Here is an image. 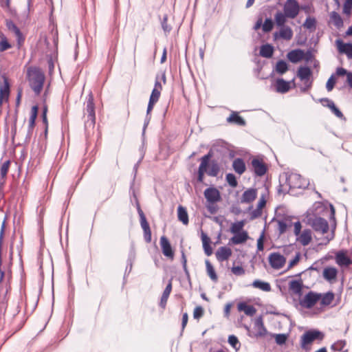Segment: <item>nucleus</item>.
<instances>
[{"instance_id":"obj_1","label":"nucleus","mask_w":352,"mask_h":352,"mask_svg":"<svg viewBox=\"0 0 352 352\" xmlns=\"http://www.w3.org/2000/svg\"><path fill=\"white\" fill-rule=\"evenodd\" d=\"M26 76L30 88H43L45 76L41 69L30 67L27 69Z\"/></svg>"},{"instance_id":"obj_2","label":"nucleus","mask_w":352,"mask_h":352,"mask_svg":"<svg viewBox=\"0 0 352 352\" xmlns=\"http://www.w3.org/2000/svg\"><path fill=\"white\" fill-rule=\"evenodd\" d=\"M288 186V190L292 188H305L307 186V181L302 178L301 175L297 173H289L285 175V184H283Z\"/></svg>"},{"instance_id":"obj_3","label":"nucleus","mask_w":352,"mask_h":352,"mask_svg":"<svg viewBox=\"0 0 352 352\" xmlns=\"http://www.w3.org/2000/svg\"><path fill=\"white\" fill-rule=\"evenodd\" d=\"M245 329L248 331V336L252 338H263L267 334V330L265 328L262 316L256 318L254 323V332H250V328L245 326Z\"/></svg>"},{"instance_id":"obj_4","label":"nucleus","mask_w":352,"mask_h":352,"mask_svg":"<svg viewBox=\"0 0 352 352\" xmlns=\"http://www.w3.org/2000/svg\"><path fill=\"white\" fill-rule=\"evenodd\" d=\"M308 224L317 232L327 233L329 230L327 221L322 217H314L308 219Z\"/></svg>"},{"instance_id":"obj_5","label":"nucleus","mask_w":352,"mask_h":352,"mask_svg":"<svg viewBox=\"0 0 352 352\" xmlns=\"http://www.w3.org/2000/svg\"><path fill=\"white\" fill-rule=\"evenodd\" d=\"M323 338L322 333L317 330L314 331H306L302 336H301V347L308 351L309 349L307 348V345L312 343L315 340L319 339L322 340Z\"/></svg>"},{"instance_id":"obj_6","label":"nucleus","mask_w":352,"mask_h":352,"mask_svg":"<svg viewBox=\"0 0 352 352\" xmlns=\"http://www.w3.org/2000/svg\"><path fill=\"white\" fill-rule=\"evenodd\" d=\"M321 298V294L312 291L309 292L302 299L300 300V305L305 309L312 308Z\"/></svg>"},{"instance_id":"obj_7","label":"nucleus","mask_w":352,"mask_h":352,"mask_svg":"<svg viewBox=\"0 0 352 352\" xmlns=\"http://www.w3.org/2000/svg\"><path fill=\"white\" fill-rule=\"evenodd\" d=\"M300 10V7L296 0H287L283 6L284 13L287 18H296Z\"/></svg>"},{"instance_id":"obj_8","label":"nucleus","mask_w":352,"mask_h":352,"mask_svg":"<svg viewBox=\"0 0 352 352\" xmlns=\"http://www.w3.org/2000/svg\"><path fill=\"white\" fill-rule=\"evenodd\" d=\"M286 258L279 253H272L269 256V263L272 268L279 270L285 264Z\"/></svg>"},{"instance_id":"obj_9","label":"nucleus","mask_w":352,"mask_h":352,"mask_svg":"<svg viewBox=\"0 0 352 352\" xmlns=\"http://www.w3.org/2000/svg\"><path fill=\"white\" fill-rule=\"evenodd\" d=\"M251 164L252 170L256 176L262 177L266 173L267 168L263 160L254 158L252 160Z\"/></svg>"},{"instance_id":"obj_10","label":"nucleus","mask_w":352,"mask_h":352,"mask_svg":"<svg viewBox=\"0 0 352 352\" xmlns=\"http://www.w3.org/2000/svg\"><path fill=\"white\" fill-rule=\"evenodd\" d=\"M204 197L209 204H214L221 199L219 191L214 187L206 188L204 191Z\"/></svg>"},{"instance_id":"obj_11","label":"nucleus","mask_w":352,"mask_h":352,"mask_svg":"<svg viewBox=\"0 0 352 352\" xmlns=\"http://www.w3.org/2000/svg\"><path fill=\"white\" fill-rule=\"evenodd\" d=\"M86 102H87L86 110L88 113V117L91 120V122L94 124L95 119H96V115H95V107H94V96H93L91 91H89V93L88 94Z\"/></svg>"},{"instance_id":"obj_12","label":"nucleus","mask_w":352,"mask_h":352,"mask_svg":"<svg viewBox=\"0 0 352 352\" xmlns=\"http://www.w3.org/2000/svg\"><path fill=\"white\" fill-rule=\"evenodd\" d=\"M293 36V31L292 28L289 26H283L280 27V30L279 32H275L274 33V37L275 39L278 38H281L283 39L289 41Z\"/></svg>"},{"instance_id":"obj_13","label":"nucleus","mask_w":352,"mask_h":352,"mask_svg":"<svg viewBox=\"0 0 352 352\" xmlns=\"http://www.w3.org/2000/svg\"><path fill=\"white\" fill-rule=\"evenodd\" d=\"M336 45L340 53L345 54L348 58H352V43H344L342 41L338 39L336 41Z\"/></svg>"},{"instance_id":"obj_14","label":"nucleus","mask_w":352,"mask_h":352,"mask_svg":"<svg viewBox=\"0 0 352 352\" xmlns=\"http://www.w3.org/2000/svg\"><path fill=\"white\" fill-rule=\"evenodd\" d=\"M160 245L164 256L170 258H173L174 254L171 245L165 236H162L160 238Z\"/></svg>"},{"instance_id":"obj_15","label":"nucleus","mask_w":352,"mask_h":352,"mask_svg":"<svg viewBox=\"0 0 352 352\" xmlns=\"http://www.w3.org/2000/svg\"><path fill=\"white\" fill-rule=\"evenodd\" d=\"M257 196V190L255 188H249L244 191L241 198V203L249 204L252 202Z\"/></svg>"},{"instance_id":"obj_16","label":"nucleus","mask_w":352,"mask_h":352,"mask_svg":"<svg viewBox=\"0 0 352 352\" xmlns=\"http://www.w3.org/2000/svg\"><path fill=\"white\" fill-rule=\"evenodd\" d=\"M304 51L300 49H296L289 52L287 56L289 60L293 63H296L302 60Z\"/></svg>"},{"instance_id":"obj_17","label":"nucleus","mask_w":352,"mask_h":352,"mask_svg":"<svg viewBox=\"0 0 352 352\" xmlns=\"http://www.w3.org/2000/svg\"><path fill=\"white\" fill-rule=\"evenodd\" d=\"M232 255V250L227 247H221L216 252V257L219 261L228 260Z\"/></svg>"},{"instance_id":"obj_18","label":"nucleus","mask_w":352,"mask_h":352,"mask_svg":"<svg viewBox=\"0 0 352 352\" xmlns=\"http://www.w3.org/2000/svg\"><path fill=\"white\" fill-rule=\"evenodd\" d=\"M336 260L340 266H349L352 263V259L349 258L342 251L338 252L336 254Z\"/></svg>"},{"instance_id":"obj_19","label":"nucleus","mask_w":352,"mask_h":352,"mask_svg":"<svg viewBox=\"0 0 352 352\" xmlns=\"http://www.w3.org/2000/svg\"><path fill=\"white\" fill-rule=\"evenodd\" d=\"M234 235L230 239V242L232 244L238 245L245 243L249 238L248 234L246 231L243 230Z\"/></svg>"},{"instance_id":"obj_20","label":"nucleus","mask_w":352,"mask_h":352,"mask_svg":"<svg viewBox=\"0 0 352 352\" xmlns=\"http://www.w3.org/2000/svg\"><path fill=\"white\" fill-rule=\"evenodd\" d=\"M298 241L304 246L309 245L311 241V231L309 229H305L298 236Z\"/></svg>"},{"instance_id":"obj_21","label":"nucleus","mask_w":352,"mask_h":352,"mask_svg":"<svg viewBox=\"0 0 352 352\" xmlns=\"http://www.w3.org/2000/svg\"><path fill=\"white\" fill-rule=\"evenodd\" d=\"M239 311H243L247 316H252L256 314V309L252 305H247L245 302H239L237 305Z\"/></svg>"},{"instance_id":"obj_22","label":"nucleus","mask_w":352,"mask_h":352,"mask_svg":"<svg viewBox=\"0 0 352 352\" xmlns=\"http://www.w3.org/2000/svg\"><path fill=\"white\" fill-rule=\"evenodd\" d=\"M232 168L239 175H242L246 170V166L243 160L236 158L232 162Z\"/></svg>"},{"instance_id":"obj_23","label":"nucleus","mask_w":352,"mask_h":352,"mask_svg":"<svg viewBox=\"0 0 352 352\" xmlns=\"http://www.w3.org/2000/svg\"><path fill=\"white\" fill-rule=\"evenodd\" d=\"M166 78L165 71H159L155 76L154 88H162L166 85Z\"/></svg>"},{"instance_id":"obj_24","label":"nucleus","mask_w":352,"mask_h":352,"mask_svg":"<svg viewBox=\"0 0 352 352\" xmlns=\"http://www.w3.org/2000/svg\"><path fill=\"white\" fill-rule=\"evenodd\" d=\"M160 96V91L159 89H153L147 107V113H149L150 111L153 109L155 104L158 101Z\"/></svg>"},{"instance_id":"obj_25","label":"nucleus","mask_w":352,"mask_h":352,"mask_svg":"<svg viewBox=\"0 0 352 352\" xmlns=\"http://www.w3.org/2000/svg\"><path fill=\"white\" fill-rule=\"evenodd\" d=\"M260 55L262 57L270 58L273 56L274 47L270 44H265L261 46Z\"/></svg>"},{"instance_id":"obj_26","label":"nucleus","mask_w":352,"mask_h":352,"mask_svg":"<svg viewBox=\"0 0 352 352\" xmlns=\"http://www.w3.org/2000/svg\"><path fill=\"white\" fill-rule=\"evenodd\" d=\"M177 217L184 225L188 224V214L186 209L182 206H179L177 208Z\"/></svg>"},{"instance_id":"obj_27","label":"nucleus","mask_w":352,"mask_h":352,"mask_svg":"<svg viewBox=\"0 0 352 352\" xmlns=\"http://www.w3.org/2000/svg\"><path fill=\"white\" fill-rule=\"evenodd\" d=\"M289 289L294 294L300 295L302 289V283L301 280H292L289 283Z\"/></svg>"},{"instance_id":"obj_28","label":"nucleus","mask_w":352,"mask_h":352,"mask_svg":"<svg viewBox=\"0 0 352 352\" xmlns=\"http://www.w3.org/2000/svg\"><path fill=\"white\" fill-rule=\"evenodd\" d=\"M227 122L229 123H235L239 126L245 125V121L244 119L239 116L235 111L232 112L230 116L227 118Z\"/></svg>"},{"instance_id":"obj_29","label":"nucleus","mask_w":352,"mask_h":352,"mask_svg":"<svg viewBox=\"0 0 352 352\" xmlns=\"http://www.w3.org/2000/svg\"><path fill=\"white\" fill-rule=\"evenodd\" d=\"M336 75L340 77L346 76V81L350 88H352V72H348L343 67H338L336 69Z\"/></svg>"},{"instance_id":"obj_30","label":"nucleus","mask_w":352,"mask_h":352,"mask_svg":"<svg viewBox=\"0 0 352 352\" xmlns=\"http://www.w3.org/2000/svg\"><path fill=\"white\" fill-rule=\"evenodd\" d=\"M171 290H172V283H171V280H170L168 284L166 285V287L162 294V298H161L160 306L162 308H164L166 307V305L168 298L169 297V295L171 292Z\"/></svg>"},{"instance_id":"obj_31","label":"nucleus","mask_w":352,"mask_h":352,"mask_svg":"<svg viewBox=\"0 0 352 352\" xmlns=\"http://www.w3.org/2000/svg\"><path fill=\"white\" fill-rule=\"evenodd\" d=\"M311 70L309 67H300L298 70V76L302 80H307L311 76Z\"/></svg>"},{"instance_id":"obj_32","label":"nucleus","mask_w":352,"mask_h":352,"mask_svg":"<svg viewBox=\"0 0 352 352\" xmlns=\"http://www.w3.org/2000/svg\"><path fill=\"white\" fill-rule=\"evenodd\" d=\"M11 162L10 160L5 161L0 168V184L4 183L5 178L8 173Z\"/></svg>"},{"instance_id":"obj_33","label":"nucleus","mask_w":352,"mask_h":352,"mask_svg":"<svg viewBox=\"0 0 352 352\" xmlns=\"http://www.w3.org/2000/svg\"><path fill=\"white\" fill-rule=\"evenodd\" d=\"M38 110V107L36 105H34L32 107L31 115H30V120H29L28 133H30L32 131V129L35 125V120L37 117Z\"/></svg>"},{"instance_id":"obj_34","label":"nucleus","mask_w":352,"mask_h":352,"mask_svg":"<svg viewBox=\"0 0 352 352\" xmlns=\"http://www.w3.org/2000/svg\"><path fill=\"white\" fill-rule=\"evenodd\" d=\"M334 299V294L331 292H327L324 294H321L320 305L322 306L329 305Z\"/></svg>"},{"instance_id":"obj_35","label":"nucleus","mask_w":352,"mask_h":352,"mask_svg":"<svg viewBox=\"0 0 352 352\" xmlns=\"http://www.w3.org/2000/svg\"><path fill=\"white\" fill-rule=\"evenodd\" d=\"M330 17H331V19L333 23V25L338 28V29H340V28H342L343 26V20L342 19V17L340 16V15L333 11L331 13V15H330Z\"/></svg>"},{"instance_id":"obj_36","label":"nucleus","mask_w":352,"mask_h":352,"mask_svg":"<svg viewBox=\"0 0 352 352\" xmlns=\"http://www.w3.org/2000/svg\"><path fill=\"white\" fill-rule=\"evenodd\" d=\"M337 276V270L333 267L325 268L323 271V276L326 280H331Z\"/></svg>"},{"instance_id":"obj_37","label":"nucleus","mask_w":352,"mask_h":352,"mask_svg":"<svg viewBox=\"0 0 352 352\" xmlns=\"http://www.w3.org/2000/svg\"><path fill=\"white\" fill-rule=\"evenodd\" d=\"M205 263L208 275L211 278V280L216 282L218 278L212 265L208 260H206Z\"/></svg>"},{"instance_id":"obj_38","label":"nucleus","mask_w":352,"mask_h":352,"mask_svg":"<svg viewBox=\"0 0 352 352\" xmlns=\"http://www.w3.org/2000/svg\"><path fill=\"white\" fill-rule=\"evenodd\" d=\"M252 286L264 292H270L271 289L270 285L268 283L263 282L260 280H255L252 283Z\"/></svg>"},{"instance_id":"obj_39","label":"nucleus","mask_w":352,"mask_h":352,"mask_svg":"<svg viewBox=\"0 0 352 352\" xmlns=\"http://www.w3.org/2000/svg\"><path fill=\"white\" fill-rule=\"evenodd\" d=\"M287 17V16H286L285 13H283L281 12H277L274 16L276 25L278 27L285 26V23H286Z\"/></svg>"},{"instance_id":"obj_40","label":"nucleus","mask_w":352,"mask_h":352,"mask_svg":"<svg viewBox=\"0 0 352 352\" xmlns=\"http://www.w3.org/2000/svg\"><path fill=\"white\" fill-rule=\"evenodd\" d=\"M0 52H3L11 48V44L8 42L6 36L3 34L0 35Z\"/></svg>"},{"instance_id":"obj_41","label":"nucleus","mask_w":352,"mask_h":352,"mask_svg":"<svg viewBox=\"0 0 352 352\" xmlns=\"http://www.w3.org/2000/svg\"><path fill=\"white\" fill-rule=\"evenodd\" d=\"M276 70L278 73L283 74L288 70V65L286 61L280 60L276 63Z\"/></svg>"},{"instance_id":"obj_42","label":"nucleus","mask_w":352,"mask_h":352,"mask_svg":"<svg viewBox=\"0 0 352 352\" xmlns=\"http://www.w3.org/2000/svg\"><path fill=\"white\" fill-rule=\"evenodd\" d=\"M303 27L311 31L314 30L316 27V19L314 17L308 16L303 23Z\"/></svg>"},{"instance_id":"obj_43","label":"nucleus","mask_w":352,"mask_h":352,"mask_svg":"<svg viewBox=\"0 0 352 352\" xmlns=\"http://www.w3.org/2000/svg\"><path fill=\"white\" fill-rule=\"evenodd\" d=\"M244 225L245 223L243 221L233 223L230 227V232L232 234H238L243 230Z\"/></svg>"},{"instance_id":"obj_44","label":"nucleus","mask_w":352,"mask_h":352,"mask_svg":"<svg viewBox=\"0 0 352 352\" xmlns=\"http://www.w3.org/2000/svg\"><path fill=\"white\" fill-rule=\"evenodd\" d=\"M274 28V22L271 18H266L263 23V31L265 33L270 32Z\"/></svg>"},{"instance_id":"obj_45","label":"nucleus","mask_w":352,"mask_h":352,"mask_svg":"<svg viewBox=\"0 0 352 352\" xmlns=\"http://www.w3.org/2000/svg\"><path fill=\"white\" fill-rule=\"evenodd\" d=\"M226 179L228 184L232 188H235L238 185L236 178L232 173H228L226 176Z\"/></svg>"},{"instance_id":"obj_46","label":"nucleus","mask_w":352,"mask_h":352,"mask_svg":"<svg viewBox=\"0 0 352 352\" xmlns=\"http://www.w3.org/2000/svg\"><path fill=\"white\" fill-rule=\"evenodd\" d=\"M6 27L10 31L14 32V34H19V32H21L20 29L12 20L6 21Z\"/></svg>"},{"instance_id":"obj_47","label":"nucleus","mask_w":352,"mask_h":352,"mask_svg":"<svg viewBox=\"0 0 352 352\" xmlns=\"http://www.w3.org/2000/svg\"><path fill=\"white\" fill-rule=\"evenodd\" d=\"M276 343L278 345L284 344L287 339V336L284 333L275 334L274 336Z\"/></svg>"},{"instance_id":"obj_48","label":"nucleus","mask_w":352,"mask_h":352,"mask_svg":"<svg viewBox=\"0 0 352 352\" xmlns=\"http://www.w3.org/2000/svg\"><path fill=\"white\" fill-rule=\"evenodd\" d=\"M219 172V167L217 164L213 163L207 172L208 175L212 177H216Z\"/></svg>"},{"instance_id":"obj_49","label":"nucleus","mask_w":352,"mask_h":352,"mask_svg":"<svg viewBox=\"0 0 352 352\" xmlns=\"http://www.w3.org/2000/svg\"><path fill=\"white\" fill-rule=\"evenodd\" d=\"M228 343L235 349H238L240 346L238 338L234 335L228 337Z\"/></svg>"},{"instance_id":"obj_50","label":"nucleus","mask_w":352,"mask_h":352,"mask_svg":"<svg viewBox=\"0 0 352 352\" xmlns=\"http://www.w3.org/2000/svg\"><path fill=\"white\" fill-rule=\"evenodd\" d=\"M292 226L291 222H287L286 221H278V230L280 234H283L286 232L287 228Z\"/></svg>"},{"instance_id":"obj_51","label":"nucleus","mask_w":352,"mask_h":352,"mask_svg":"<svg viewBox=\"0 0 352 352\" xmlns=\"http://www.w3.org/2000/svg\"><path fill=\"white\" fill-rule=\"evenodd\" d=\"M330 104H331V106L330 107V109H331V112L333 113H334L336 115V116H337L338 118H339L340 119H342V118L344 119V115L340 111V109L336 107L334 102H330Z\"/></svg>"},{"instance_id":"obj_52","label":"nucleus","mask_w":352,"mask_h":352,"mask_svg":"<svg viewBox=\"0 0 352 352\" xmlns=\"http://www.w3.org/2000/svg\"><path fill=\"white\" fill-rule=\"evenodd\" d=\"M0 88H10L9 80L6 75H2L0 77Z\"/></svg>"},{"instance_id":"obj_53","label":"nucleus","mask_w":352,"mask_h":352,"mask_svg":"<svg viewBox=\"0 0 352 352\" xmlns=\"http://www.w3.org/2000/svg\"><path fill=\"white\" fill-rule=\"evenodd\" d=\"M275 88H291L289 82L283 78H278L276 80V85Z\"/></svg>"},{"instance_id":"obj_54","label":"nucleus","mask_w":352,"mask_h":352,"mask_svg":"<svg viewBox=\"0 0 352 352\" xmlns=\"http://www.w3.org/2000/svg\"><path fill=\"white\" fill-rule=\"evenodd\" d=\"M204 315V309L200 307H196L193 311V317L195 319H199Z\"/></svg>"},{"instance_id":"obj_55","label":"nucleus","mask_w":352,"mask_h":352,"mask_svg":"<svg viewBox=\"0 0 352 352\" xmlns=\"http://www.w3.org/2000/svg\"><path fill=\"white\" fill-rule=\"evenodd\" d=\"M352 8V0H345L343 6V12L344 13L349 14L351 13Z\"/></svg>"},{"instance_id":"obj_56","label":"nucleus","mask_w":352,"mask_h":352,"mask_svg":"<svg viewBox=\"0 0 352 352\" xmlns=\"http://www.w3.org/2000/svg\"><path fill=\"white\" fill-rule=\"evenodd\" d=\"M336 74H332L326 83V88H333L336 82Z\"/></svg>"},{"instance_id":"obj_57","label":"nucleus","mask_w":352,"mask_h":352,"mask_svg":"<svg viewBox=\"0 0 352 352\" xmlns=\"http://www.w3.org/2000/svg\"><path fill=\"white\" fill-rule=\"evenodd\" d=\"M232 272L236 276H241L245 274V270L241 266H234L232 267Z\"/></svg>"},{"instance_id":"obj_58","label":"nucleus","mask_w":352,"mask_h":352,"mask_svg":"<svg viewBox=\"0 0 352 352\" xmlns=\"http://www.w3.org/2000/svg\"><path fill=\"white\" fill-rule=\"evenodd\" d=\"M168 17L165 15L162 21V28L166 32H169L171 30V27L167 24Z\"/></svg>"},{"instance_id":"obj_59","label":"nucleus","mask_w":352,"mask_h":352,"mask_svg":"<svg viewBox=\"0 0 352 352\" xmlns=\"http://www.w3.org/2000/svg\"><path fill=\"white\" fill-rule=\"evenodd\" d=\"M300 258V253H297L296 254L295 257L292 260L290 261L289 265H288V269H290V268L293 267L294 265H296L299 262Z\"/></svg>"},{"instance_id":"obj_60","label":"nucleus","mask_w":352,"mask_h":352,"mask_svg":"<svg viewBox=\"0 0 352 352\" xmlns=\"http://www.w3.org/2000/svg\"><path fill=\"white\" fill-rule=\"evenodd\" d=\"M140 224H141V227L144 232H146L147 230H151L149 225L146 221V217H142V219H140Z\"/></svg>"},{"instance_id":"obj_61","label":"nucleus","mask_w":352,"mask_h":352,"mask_svg":"<svg viewBox=\"0 0 352 352\" xmlns=\"http://www.w3.org/2000/svg\"><path fill=\"white\" fill-rule=\"evenodd\" d=\"M334 237V233L333 232H331L330 235H328L325 237H324L321 242L319 243V245H327L329 243L330 241H331Z\"/></svg>"},{"instance_id":"obj_62","label":"nucleus","mask_w":352,"mask_h":352,"mask_svg":"<svg viewBox=\"0 0 352 352\" xmlns=\"http://www.w3.org/2000/svg\"><path fill=\"white\" fill-rule=\"evenodd\" d=\"M263 239H264V234L262 233L260 237L257 240V250L258 251H263L264 249L263 246Z\"/></svg>"},{"instance_id":"obj_63","label":"nucleus","mask_w":352,"mask_h":352,"mask_svg":"<svg viewBox=\"0 0 352 352\" xmlns=\"http://www.w3.org/2000/svg\"><path fill=\"white\" fill-rule=\"evenodd\" d=\"M314 58V55L311 50H307V52H304L303 58L306 62H309L311 60Z\"/></svg>"},{"instance_id":"obj_64","label":"nucleus","mask_w":352,"mask_h":352,"mask_svg":"<svg viewBox=\"0 0 352 352\" xmlns=\"http://www.w3.org/2000/svg\"><path fill=\"white\" fill-rule=\"evenodd\" d=\"M294 234L296 236H298L300 233V230L302 228L301 223L299 221L295 222L294 223Z\"/></svg>"}]
</instances>
